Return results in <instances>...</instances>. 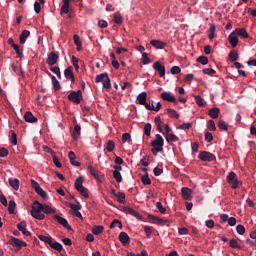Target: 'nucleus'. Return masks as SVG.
<instances>
[{"mask_svg": "<svg viewBox=\"0 0 256 256\" xmlns=\"http://www.w3.org/2000/svg\"><path fill=\"white\" fill-rule=\"evenodd\" d=\"M142 63L143 65H149V63H151V59L147 56V52L142 54Z\"/></svg>", "mask_w": 256, "mask_h": 256, "instance_id": "nucleus-55", "label": "nucleus"}, {"mask_svg": "<svg viewBox=\"0 0 256 256\" xmlns=\"http://www.w3.org/2000/svg\"><path fill=\"white\" fill-rule=\"evenodd\" d=\"M57 61H59V56L57 55V53L50 52L46 59L47 65H49L50 67H53V65H56Z\"/></svg>", "mask_w": 256, "mask_h": 256, "instance_id": "nucleus-8", "label": "nucleus"}, {"mask_svg": "<svg viewBox=\"0 0 256 256\" xmlns=\"http://www.w3.org/2000/svg\"><path fill=\"white\" fill-rule=\"evenodd\" d=\"M29 35H31V32L29 30H23L20 34V45H25V43L27 42V38L29 37Z\"/></svg>", "mask_w": 256, "mask_h": 256, "instance_id": "nucleus-23", "label": "nucleus"}, {"mask_svg": "<svg viewBox=\"0 0 256 256\" xmlns=\"http://www.w3.org/2000/svg\"><path fill=\"white\" fill-rule=\"evenodd\" d=\"M42 213H45L46 215H51L53 213H57V210H55V208H51L49 205L42 204Z\"/></svg>", "mask_w": 256, "mask_h": 256, "instance_id": "nucleus-27", "label": "nucleus"}, {"mask_svg": "<svg viewBox=\"0 0 256 256\" xmlns=\"http://www.w3.org/2000/svg\"><path fill=\"white\" fill-rule=\"evenodd\" d=\"M30 213L31 216L34 219H38V221H43V219H45V214H43V204L37 200L32 204Z\"/></svg>", "mask_w": 256, "mask_h": 256, "instance_id": "nucleus-1", "label": "nucleus"}, {"mask_svg": "<svg viewBox=\"0 0 256 256\" xmlns=\"http://www.w3.org/2000/svg\"><path fill=\"white\" fill-rule=\"evenodd\" d=\"M114 23H116V25H121V23H123V17L121 16V14L119 13H114Z\"/></svg>", "mask_w": 256, "mask_h": 256, "instance_id": "nucleus-47", "label": "nucleus"}, {"mask_svg": "<svg viewBox=\"0 0 256 256\" xmlns=\"http://www.w3.org/2000/svg\"><path fill=\"white\" fill-rule=\"evenodd\" d=\"M141 181L143 185H151V178H149V175L142 176Z\"/></svg>", "mask_w": 256, "mask_h": 256, "instance_id": "nucleus-58", "label": "nucleus"}, {"mask_svg": "<svg viewBox=\"0 0 256 256\" xmlns=\"http://www.w3.org/2000/svg\"><path fill=\"white\" fill-rule=\"evenodd\" d=\"M73 0H62L63 5L61 6L60 15H68L69 19L75 17L73 9L69 6V3Z\"/></svg>", "mask_w": 256, "mask_h": 256, "instance_id": "nucleus-3", "label": "nucleus"}, {"mask_svg": "<svg viewBox=\"0 0 256 256\" xmlns=\"http://www.w3.org/2000/svg\"><path fill=\"white\" fill-rule=\"evenodd\" d=\"M228 41H229L231 47H233V48L237 47V45L239 44V38L237 37V34L235 32H232L228 36Z\"/></svg>", "mask_w": 256, "mask_h": 256, "instance_id": "nucleus-18", "label": "nucleus"}, {"mask_svg": "<svg viewBox=\"0 0 256 256\" xmlns=\"http://www.w3.org/2000/svg\"><path fill=\"white\" fill-rule=\"evenodd\" d=\"M181 193L182 198H184L185 201H191V199H193V191H191V189H189L188 187H183L181 189Z\"/></svg>", "mask_w": 256, "mask_h": 256, "instance_id": "nucleus-12", "label": "nucleus"}, {"mask_svg": "<svg viewBox=\"0 0 256 256\" xmlns=\"http://www.w3.org/2000/svg\"><path fill=\"white\" fill-rule=\"evenodd\" d=\"M236 231L238 235H244L245 234V226L239 224L236 226Z\"/></svg>", "mask_w": 256, "mask_h": 256, "instance_id": "nucleus-64", "label": "nucleus"}, {"mask_svg": "<svg viewBox=\"0 0 256 256\" xmlns=\"http://www.w3.org/2000/svg\"><path fill=\"white\" fill-rule=\"evenodd\" d=\"M88 170L90 171V175H92L96 181L101 183V172L91 165L88 166Z\"/></svg>", "mask_w": 256, "mask_h": 256, "instance_id": "nucleus-13", "label": "nucleus"}, {"mask_svg": "<svg viewBox=\"0 0 256 256\" xmlns=\"http://www.w3.org/2000/svg\"><path fill=\"white\" fill-rule=\"evenodd\" d=\"M104 229H105V227H103L102 225H97L92 228V233L94 235H101V233H103Z\"/></svg>", "mask_w": 256, "mask_h": 256, "instance_id": "nucleus-34", "label": "nucleus"}, {"mask_svg": "<svg viewBox=\"0 0 256 256\" xmlns=\"http://www.w3.org/2000/svg\"><path fill=\"white\" fill-rule=\"evenodd\" d=\"M220 221H222V223H228L230 227H235V225H237V219H235V217L229 218V215L227 214H221Z\"/></svg>", "mask_w": 256, "mask_h": 256, "instance_id": "nucleus-7", "label": "nucleus"}, {"mask_svg": "<svg viewBox=\"0 0 256 256\" xmlns=\"http://www.w3.org/2000/svg\"><path fill=\"white\" fill-rule=\"evenodd\" d=\"M70 209L74 217H78V219H83V215H81V212H79L81 209V204H79V202H77V204H70Z\"/></svg>", "mask_w": 256, "mask_h": 256, "instance_id": "nucleus-9", "label": "nucleus"}, {"mask_svg": "<svg viewBox=\"0 0 256 256\" xmlns=\"http://www.w3.org/2000/svg\"><path fill=\"white\" fill-rule=\"evenodd\" d=\"M151 129H152L151 123L145 124L144 135H146V137H151Z\"/></svg>", "mask_w": 256, "mask_h": 256, "instance_id": "nucleus-48", "label": "nucleus"}, {"mask_svg": "<svg viewBox=\"0 0 256 256\" xmlns=\"http://www.w3.org/2000/svg\"><path fill=\"white\" fill-rule=\"evenodd\" d=\"M106 149L108 153H113L115 150V142L113 140H109L106 144Z\"/></svg>", "mask_w": 256, "mask_h": 256, "instance_id": "nucleus-41", "label": "nucleus"}, {"mask_svg": "<svg viewBox=\"0 0 256 256\" xmlns=\"http://www.w3.org/2000/svg\"><path fill=\"white\" fill-rule=\"evenodd\" d=\"M38 239H40V241H43L44 243H46V245H50L51 241H53V237L45 236L43 234L38 235Z\"/></svg>", "mask_w": 256, "mask_h": 256, "instance_id": "nucleus-32", "label": "nucleus"}, {"mask_svg": "<svg viewBox=\"0 0 256 256\" xmlns=\"http://www.w3.org/2000/svg\"><path fill=\"white\" fill-rule=\"evenodd\" d=\"M215 25H211L209 28V35L208 38L209 39H215Z\"/></svg>", "mask_w": 256, "mask_h": 256, "instance_id": "nucleus-59", "label": "nucleus"}, {"mask_svg": "<svg viewBox=\"0 0 256 256\" xmlns=\"http://www.w3.org/2000/svg\"><path fill=\"white\" fill-rule=\"evenodd\" d=\"M136 100L138 101L139 105H146L147 103V92L140 93Z\"/></svg>", "mask_w": 256, "mask_h": 256, "instance_id": "nucleus-26", "label": "nucleus"}, {"mask_svg": "<svg viewBox=\"0 0 256 256\" xmlns=\"http://www.w3.org/2000/svg\"><path fill=\"white\" fill-rule=\"evenodd\" d=\"M104 89H111V79L109 76L105 78V81L102 82Z\"/></svg>", "mask_w": 256, "mask_h": 256, "instance_id": "nucleus-62", "label": "nucleus"}, {"mask_svg": "<svg viewBox=\"0 0 256 256\" xmlns=\"http://www.w3.org/2000/svg\"><path fill=\"white\" fill-rule=\"evenodd\" d=\"M77 191L78 193H80V195H82V197H85V199H89V189L83 186L82 188H79V190Z\"/></svg>", "mask_w": 256, "mask_h": 256, "instance_id": "nucleus-42", "label": "nucleus"}, {"mask_svg": "<svg viewBox=\"0 0 256 256\" xmlns=\"http://www.w3.org/2000/svg\"><path fill=\"white\" fill-rule=\"evenodd\" d=\"M9 243L12 245V247H17L18 251L22 247H27V242L13 236L10 237Z\"/></svg>", "mask_w": 256, "mask_h": 256, "instance_id": "nucleus-6", "label": "nucleus"}, {"mask_svg": "<svg viewBox=\"0 0 256 256\" xmlns=\"http://www.w3.org/2000/svg\"><path fill=\"white\" fill-rule=\"evenodd\" d=\"M15 207H17L15 200H10L8 204V212L10 213V215H13V213H15Z\"/></svg>", "mask_w": 256, "mask_h": 256, "instance_id": "nucleus-38", "label": "nucleus"}, {"mask_svg": "<svg viewBox=\"0 0 256 256\" xmlns=\"http://www.w3.org/2000/svg\"><path fill=\"white\" fill-rule=\"evenodd\" d=\"M68 157L70 159V163L71 165H73L74 167H81V163L77 162L75 159L77 158V156L75 155V152L70 151L68 153Z\"/></svg>", "mask_w": 256, "mask_h": 256, "instance_id": "nucleus-24", "label": "nucleus"}, {"mask_svg": "<svg viewBox=\"0 0 256 256\" xmlns=\"http://www.w3.org/2000/svg\"><path fill=\"white\" fill-rule=\"evenodd\" d=\"M197 62L201 63V65H207V63H209V59L206 56H199L197 58Z\"/></svg>", "mask_w": 256, "mask_h": 256, "instance_id": "nucleus-56", "label": "nucleus"}, {"mask_svg": "<svg viewBox=\"0 0 256 256\" xmlns=\"http://www.w3.org/2000/svg\"><path fill=\"white\" fill-rule=\"evenodd\" d=\"M166 113L169 115V117L179 119V113H177V111H175L174 109L168 108L166 109Z\"/></svg>", "mask_w": 256, "mask_h": 256, "instance_id": "nucleus-39", "label": "nucleus"}, {"mask_svg": "<svg viewBox=\"0 0 256 256\" xmlns=\"http://www.w3.org/2000/svg\"><path fill=\"white\" fill-rule=\"evenodd\" d=\"M229 59L232 63H234V61H237V59H239V54L235 50H232L229 53Z\"/></svg>", "mask_w": 256, "mask_h": 256, "instance_id": "nucleus-44", "label": "nucleus"}, {"mask_svg": "<svg viewBox=\"0 0 256 256\" xmlns=\"http://www.w3.org/2000/svg\"><path fill=\"white\" fill-rule=\"evenodd\" d=\"M51 79L54 91H59L61 89V83H59V80H57V77L55 76H52Z\"/></svg>", "mask_w": 256, "mask_h": 256, "instance_id": "nucleus-35", "label": "nucleus"}, {"mask_svg": "<svg viewBox=\"0 0 256 256\" xmlns=\"http://www.w3.org/2000/svg\"><path fill=\"white\" fill-rule=\"evenodd\" d=\"M74 185H75L76 191H78L79 189L83 188V176H79L76 179Z\"/></svg>", "mask_w": 256, "mask_h": 256, "instance_id": "nucleus-36", "label": "nucleus"}, {"mask_svg": "<svg viewBox=\"0 0 256 256\" xmlns=\"http://www.w3.org/2000/svg\"><path fill=\"white\" fill-rule=\"evenodd\" d=\"M49 246L51 247V249H54L55 251H58L59 253H61V251H63V245L61 243L55 241L54 239H52Z\"/></svg>", "mask_w": 256, "mask_h": 256, "instance_id": "nucleus-25", "label": "nucleus"}, {"mask_svg": "<svg viewBox=\"0 0 256 256\" xmlns=\"http://www.w3.org/2000/svg\"><path fill=\"white\" fill-rule=\"evenodd\" d=\"M113 177L117 183H121V181H123V176H121V172L114 171Z\"/></svg>", "mask_w": 256, "mask_h": 256, "instance_id": "nucleus-54", "label": "nucleus"}, {"mask_svg": "<svg viewBox=\"0 0 256 256\" xmlns=\"http://www.w3.org/2000/svg\"><path fill=\"white\" fill-rule=\"evenodd\" d=\"M219 113H221V110L219 108H211L208 111V115L209 117H211L212 119H217V117H219Z\"/></svg>", "mask_w": 256, "mask_h": 256, "instance_id": "nucleus-30", "label": "nucleus"}, {"mask_svg": "<svg viewBox=\"0 0 256 256\" xmlns=\"http://www.w3.org/2000/svg\"><path fill=\"white\" fill-rule=\"evenodd\" d=\"M9 185L14 189V191H19V179L15 178L13 180H9Z\"/></svg>", "mask_w": 256, "mask_h": 256, "instance_id": "nucleus-33", "label": "nucleus"}, {"mask_svg": "<svg viewBox=\"0 0 256 256\" xmlns=\"http://www.w3.org/2000/svg\"><path fill=\"white\" fill-rule=\"evenodd\" d=\"M122 211L124 213H128L129 215H132L133 217H137V219H139V217H141V214H139V212H137L135 209H133L129 206H123Z\"/></svg>", "mask_w": 256, "mask_h": 256, "instance_id": "nucleus-19", "label": "nucleus"}, {"mask_svg": "<svg viewBox=\"0 0 256 256\" xmlns=\"http://www.w3.org/2000/svg\"><path fill=\"white\" fill-rule=\"evenodd\" d=\"M115 227L123 229V224L118 219H114L113 222L110 224V229H115Z\"/></svg>", "mask_w": 256, "mask_h": 256, "instance_id": "nucleus-43", "label": "nucleus"}, {"mask_svg": "<svg viewBox=\"0 0 256 256\" xmlns=\"http://www.w3.org/2000/svg\"><path fill=\"white\" fill-rule=\"evenodd\" d=\"M153 69H155V71H158L160 77H165V66L161 65V62H155L153 64Z\"/></svg>", "mask_w": 256, "mask_h": 256, "instance_id": "nucleus-17", "label": "nucleus"}, {"mask_svg": "<svg viewBox=\"0 0 256 256\" xmlns=\"http://www.w3.org/2000/svg\"><path fill=\"white\" fill-rule=\"evenodd\" d=\"M229 246H230L232 249H241V246H239V243L237 242V239H235V238H232V239L230 240Z\"/></svg>", "mask_w": 256, "mask_h": 256, "instance_id": "nucleus-51", "label": "nucleus"}, {"mask_svg": "<svg viewBox=\"0 0 256 256\" xmlns=\"http://www.w3.org/2000/svg\"><path fill=\"white\" fill-rule=\"evenodd\" d=\"M54 219L60 224L62 225V227H65V229H67L68 231H72L73 228H71V226L69 225V222L67 221V219L55 214L54 215Z\"/></svg>", "mask_w": 256, "mask_h": 256, "instance_id": "nucleus-10", "label": "nucleus"}, {"mask_svg": "<svg viewBox=\"0 0 256 256\" xmlns=\"http://www.w3.org/2000/svg\"><path fill=\"white\" fill-rule=\"evenodd\" d=\"M109 74L107 73H101L96 76L95 83H103L105 79L108 77Z\"/></svg>", "mask_w": 256, "mask_h": 256, "instance_id": "nucleus-37", "label": "nucleus"}, {"mask_svg": "<svg viewBox=\"0 0 256 256\" xmlns=\"http://www.w3.org/2000/svg\"><path fill=\"white\" fill-rule=\"evenodd\" d=\"M148 219L152 221V223H155L156 225H167V223H169V220L159 218L155 215H148Z\"/></svg>", "mask_w": 256, "mask_h": 256, "instance_id": "nucleus-11", "label": "nucleus"}, {"mask_svg": "<svg viewBox=\"0 0 256 256\" xmlns=\"http://www.w3.org/2000/svg\"><path fill=\"white\" fill-rule=\"evenodd\" d=\"M229 185H231L232 189H237L239 187V185H241V181H239V179H234V180H230Z\"/></svg>", "mask_w": 256, "mask_h": 256, "instance_id": "nucleus-49", "label": "nucleus"}, {"mask_svg": "<svg viewBox=\"0 0 256 256\" xmlns=\"http://www.w3.org/2000/svg\"><path fill=\"white\" fill-rule=\"evenodd\" d=\"M150 45L155 47V49H165V47H167V43L159 40H151Z\"/></svg>", "mask_w": 256, "mask_h": 256, "instance_id": "nucleus-22", "label": "nucleus"}, {"mask_svg": "<svg viewBox=\"0 0 256 256\" xmlns=\"http://www.w3.org/2000/svg\"><path fill=\"white\" fill-rule=\"evenodd\" d=\"M37 195H39L40 197H42V199L44 201H47L49 199V195H47V192H45V190H43V188H39V190L36 192Z\"/></svg>", "mask_w": 256, "mask_h": 256, "instance_id": "nucleus-40", "label": "nucleus"}, {"mask_svg": "<svg viewBox=\"0 0 256 256\" xmlns=\"http://www.w3.org/2000/svg\"><path fill=\"white\" fill-rule=\"evenodd\" d=\"M129 234H127L126 232H120L119 234V241L120 243H122L123 245H127V243H129Z\"/></svg>", "mask_w": 256, "mask_h": 256, "instance_id": "nucleus-28", "label": "nucleus"}, {"mask_svg": "<svg viewBox=\"0 0 256 256\" xmlns=\"http://www.w3.org/2000/svg\"><path fill=\"white\" fill-rule=\"evenodd\" d=\"M207 129H209V131H217V126H215V121L209 120L207 122Z\"/></svg>", "mask_w": 256, "mask_h": 256, "instance_id": "nucleus-53", "label": "nucleus"}, {"mask_svg": "<svg viewBox=\"0 0 256 256\" xmlns=\"http://www.w3.org/2000/svg\"><path fill=\"white\" fill-rule=\"evenodd\" d=\"M12 48L14 49V51L18 57H23V48L19 47V45H17V44L12 46Z\"/></svg>", "mask_w": 256, "mask_h": 256, "instance_id": "nucleus-50", "label": "nucleus"}, {"mask_svg": "<svg viewBox=\"0 0 256 256\" xmlns=\"http://www.w3.org/2000/svg\"><path fill=\"white\" fill-rule=\"evenodd\" d=\"M234 33H236V36L238 35V37L249 39V33H247V29L245 28H237Z\"/></svg>", "mask_w": 256, "mask_h": 256, "instance_id": "nucleus-21", "label": "nucleus"}, {"mask_svg": "<svg viewBox=\"0 0 256 256\" xmlns=\"http://www.w3.org/2000/svg\"><path fill=\"white\" fill-rule=\"evenodd\" d=\"M170 73L172 75H179V73H181V68L179 66H173L170 69Z\"/></svg>", "mask_w": 256, "mask_h": 256, "instance_id": "nucleus-60", "label": "nucleus"}, {"mask_svg": "<svg viewBox=\"0 0 256 256\" xmlns=\"http://www.w3.org/2000/svg\"><path fill=\"white\" fill-rule=\"evenodd\" d=\"M73 39H74V43L76 45L77 51H81V49H83V44L81 43V38L79 37V35L75 34L73 36Z\"/></svg>", "mask_w": 256, "mask_h": 256, "instance_id": "nucleus-31", "label": "nucleus"}, {"mask_svg": "<svg viewBox=\"0 0 256 256\" xmlns=\"http://www.w3.org/2000/svg\"><path fill=\"white\" fill-rule=\"evenodd\" d=\"M24 121H26V123H37V117L28 111L24 114Z\"/></svg>", "mask_w": 256, "mask_h": 256, "instance_id": "nucleus-20", "label": "nucleus"}, {"mask_svg": "<svg viewBox=\"0 0 256 256\" xmlns=\"http://www.w3.org/2000/svg\"><path fill=\"white\" fill-rule=\"evenodd\" d=\"M218 127H219V129H222V131H228L229 130V125H227L225 120H219Z\"/></svg>", "mask_w": 256, "mask_h": 256, "instance_id": "nucleus-45", "label": "nucleus"}, {"mask_svg": "<svg viewBox=\"0 0 256 256\" xmlns=\"http://www.w3.org/2000/svg\"><path fill=\"white\" fill-rule=\"evenodd\" d=\"M163 135L165 136L167 143H177V141H179V137L173 134V132L163 133Z\"/></svg>", "mask_w": 256, "mask_h": 256, "instance_id": "nucleus-15", "label": "nucleus"}, {"mask_svg": "<svg viewBox=\"0 0 256 256\" xmlns=\"http://www.w3.org/2000/svg\"><path fill=\"white\" fill-rule=\"evenodd\" d=\"M68 101H71V103H75L76 105H79V103L83 101V92H81V90L72 91L68 95Z\"/></svg>", "mask_w": 256, "mask_h": 256, "instance_id": "nucleus-4", "label": "nucleus"}, {"mask_svg": "<svg viewBox=\"0 0 256 256\" xmlns=\"http://www.w3.org/2000/svg\"><path fill=\"white\" fill-rule=\"evenodd\" d=\"M64 75H65L66 79H72V80H73V76H75V75L73 74V70H71V67L66 68V69L64 70Z\"/></svg>", "mask_w": 256, "mask_h": 256, "instance_id": "nucleus-46", "label": "nucleus"}, {"mask_svg": "<svg viewBox=\"0 0 256 256\" xmlns=\"http://www.w3.org/2000/svg\"><path fill=\"white\" fill-rule=\"evenodd\" d=\"M202 73H204V75H211V76H213V75H215L216 71L214 69H212V68H204L202 70Z\"/></svg>", "mask_w": 256, "mask_h": 256, "instance_id": "nucleus-61", "label": "nucleus"}, {"mask_svg": "<svg viewBox=\"0 0 256 256\" xmlns=\"http://www.w3.org/2000/svg\"><path fill=\"white\" fill-rule=\"evenodd\" d=\"M161 99H163V101H168L169 103H177V98L169 92H163L161 94Z\"/></svg>", "mask_w": 256, "mask_h": 256, "instance_id": "nucleus-16", "label": "nucleus"}, {"mask_svg": "<svg viewBox=\"0 0 256 256\" xmlns=\"http://www.w3.org/2000/svg\"><path fill=\"white\" fill-rule=\"evenodd\" d=\"M80 135H81V125L76 124L74 127V130L72 132L73 139L75 141H77V139H79Z\"/></svg>", "mask_w": 256, "mask_h": 256, "instance_id": "nucleus-29", "label": "nucleus"}, {"mask_svg": "<svg viewBox=\"0 0 256 256\" xmlns=\"http://www.w3.org/2000/svg\"><path fill=\"white\" fill-rule=\"evenodd\" d=\"M163 145H165V140L163 139V136H161V134H156L155 140L151 142V151L153 155L161 153V151H163Z\"/></svg>", "mask_w": 256, "mask_h": 256, "instance_id": "nucleus-2", "label": "nucleus"}, {"mask_svg": "<svg viewBox=\"0 0 256 256\" xmlns=\"http://www.w3.org/2000/svg\"><path fill=\"white\" fill-rule=\"evenodd\" d=\"M198 159H200V161L211 163V161H215L216 157L215 154H212L211 152L201 151L198 155Z\"/></svg>", "mask_w": 256, "mask_h": 256, "instance_id": "nucleus-5", "label": "nucleus"}, {"mask_svg": "<svg viewBox=\"0 0 256 256\" xmlns=\"http://www.w3.org/2000/svg\"><path fill=\"white\" fill-rule=\"evenodd\" d=\"M115 197L118 198V202L121 204L125 203V193L119 192L118 194H115Z\"/></svg>", "mask_w": 256, "mask_h": 256, "instance_id": "nucleus-57", "label": "nucleus"}, {"mask_svg": "<svg viewBox=\"0 0 256 256\" xmlns=\"http://www.w3.org/2000/svg\"><path fill=\"white\" fill-rule=\"evenodd\" d=\"M195 101L198 107H205V100L201 96H195Z\"/></svg>", "mask_w": 256, "mask_h": 256, "instance_id": "nucleus-52", "label": "nucleus"}, {"mask_svg": "<svg viewBox=\"0 0 256 256\" xmlns=\"http://www.w3.org/2000/svg\"><path fill=\"white\" fill-rule=\"evenodd\" d=\"M122 142H124V143H131V134L124 133L122 135Z\"/></svg>", "mask_w": 256, "mask_h": 256, "instance_id": "nucleus-63", "label": "nucleus"}, {"mask_svg": "<svg viewBox=\"0 0 256 256\" xmlns=\"http://www.w3.org/2000/svg\"><path fill=\"white\" fill-rule=\"evenodd\" d=\"M17 229L25 235V237L31 236V232L27 230V222L22 221L19 224H17Z\"/></svg>", "mask_w": 256, "mask_h": 256, "instance_id": "nucleus-14", "label": "nucleus"}]
</instances>
